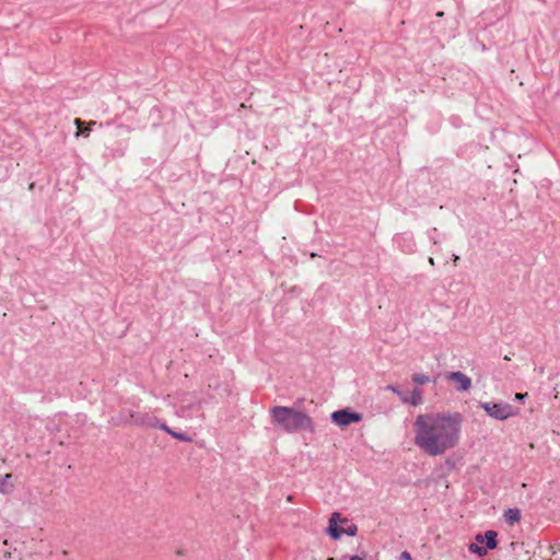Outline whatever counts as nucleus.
Listing matches in <instances>:
<instances>
[{
    "instance_id": "obj_7",
    "label": "nucleus",
    "mask_w": 560,
    "mask_h": 560,
    "mask_svg": "<svg viewBox=\"0 0 560 560\" xmlns=\"http://www.w3.org/2000/svg\"><path fill=\"white\" fill-rule=\"evenodd\" d=\"M447 377L456 384V388L459 392L467 390L471 385L470 378L462 372H452Z\"/></svg>"
},
{
    "instance_id": "obj_2",
    "label": "nucleus",
    "mask_w": 560,
    "mask_h": 560,
    "mask_svg": "<svg viewBox=\"0 0 560 560\" xmlns=\"http://www.w3.org/2000/svg\"><path fill=\"white\" fill-rule=\"evenodd\" d=\"M276 421L287 430H295L310 423L308 417L288 407H276L272 410Z\"/></svg>"
},
{
    "instance_id": "obj_5",
    "label": "nucleus",
    "mask_w": 560,
    "mask_h": 560,
    "mask_svg": "<svg viewBox=\"0 0 560 560\" xmlns=\"http://www.w3.org/2000/svg\"><path fill=\"white\" fill-rule=\"evenodd\" d=\"M331 419L339 427H347L351 422L360 421L361 416L359 413L349 412L347 410H338L331 415Z\"/></svg>"
},
{
    "instance_id": "obj_3",
    "label": "nucleus",
    "mask_w": 560,
    "mask_h": 560,
    "mask_svg": "<svg viewBox=\"0 0 560 560\" xmlns=\"http://www.w3.org/2000/svg\"><path fill=\"white\" fill-rule=\"evenodd\" d=\"M495 538L497 533L493 530H488L483 537V539L486 540V547H481L478 544H471L469 546L470 552L479 556H485L489 549L492 550L497 547Z\"/></svg>"
},
{
    "instance_id": "obj_13",
    "label": "nucleus",
    "mask_w": 560,
    "mask_h": 560,
    "mask_svg": "<svg viewBox=\"0 0 560 560\" xmlns=\"http://www.w3.org/2000/svg\"><path fill=\"white\" fill-rule=\"evenodd\" d=\"M161 429H163L165 432H167L170 435H172L173 438H175V435H177L176 432H173L170 428H167L166 425H161Z\"/></svg>"
},
{
    "instance_id": "obj_9",
    "label": "nucleus",
    "mask_w": 560,
    "mask_h": 560,
    "mask_svg": "<svg viewBox=\"0 0 560 560\" xmlns=\"http://www.w3.org/2000/svg\"><path fill=\"white\" fill-rule=\"evenodd\" d=\"M409 401L412 406H418L422 402V393L420 389L416 388L412 390Z\"/></svg>"
},
{
    "instance_id": "obj_4",
    "label": "nucleus",
    "mask_w": 560,
    "mask_h": 560,
    "mask_svg": "<svg viewBox=\"0 0 560 560\" xmlns=\"http://www.w3.org/2000/svg\"><path fill=\"white\" fill-rule=\"evenodd\" d=\"M483 408L494 419L505 420L511 416V407L508 404H485Z\"/></svg>"
},
{
    "instance_id": "obj_11",
    "label": "nucleus",
    "mask_w": 560,
    "mask_h": 560,
    "mask_svg": "<svg viewBox=\"0 0 560 560\" xmlns=\"http://www.w3.org/2000/svg\"><path fill=\"white\" fill-rule=\"evenodd\" d=\"M357 533V526L354 524H348V526L343 529V534L352 537Z\"/></svg>"
},
{
    "instance_id": "obj_17",
    "label": "nucleus",
    "mask_w": 560,
    "mask_h": 560,
    "mask_svg": "<svg viewBox=\"0 0 560 560\" xmlns=\"http://www.w3.org/2000/svg\"><path fill=\"white\" fill-rule=\"evenodd\" d=\"M350 560H364V559L361 558V557L355 556V557H352Z\"/></svg>"
},
{
    "instance_id": "obj_10",
    "label": "nucleus",
    "mask_w": 560,
    "mask_h": 560,
    "mask_svg": "<svg viewBox=\"0 0 560 560\" xmlns=\"http://www.w3.org/2000/svg\"><path fill=\"white\" fill-rule=\"evenodd\" d=\"M413 382L418 385H423L428 382H430L429 377L424 374H416L413 376Z\"/></svg>"
},
{
    "instance_id": "obj_12",
    "label": "nucleus",
    "mask_w": 560,
    "mask_h": 560,
    "mask_svg": "<svg viewBox=\"0 0 560 560\" xmlns=\"http://www.w3.org/2000/svg\"><path fill=\"white\" fill-rule=\"evenodd\" d=\"M175 439H178V440L185 441V442H189L190 441V438H188L187 435L182 434V433H177V435H175Z\"/></svg>"
},
{
    "instance_id": "obj_1",
    "label": "nucleus",
    "mask_w": 560,
    "mask_h": 560,
    "mask_svg": "<svg viewBox=\"0 0 560 560\" xmlns=\"http://www.w3.org/2000/svg\"><path fill=\"white\" fill-rule=\"evenodd\" d=\"M462 432L458 415L424 413L415 421V444L431 456H440L456 445Z\"/></svg>"
},
{
    "instance_id": "obj_14",
    "label": "nucleus",
    "mask_w": 560,
    "mask_h": 560,
    "mask_svg": "<svg viewBox=\"0 0 560 560\" xmlns=\"http://www.w3.org/2000/svg\"><path fill=\"white\" fill-rule=\"evenodd\" d=\"M400 559L401 560H412L411 556L406 551L400 555Z\"/></svg>"
},
{
    "instance_id": "obj_8",
    "label": "nucleus",
    "mask_w": 560,
    "mask_h": 560,
    "mask_svg": "<svg viewBox=\"0 0 560 560\" xmlns=\"http://www.w3.org/2000/svg\"><path fill=\"white\" fill-rule=\"evenodd\" d=\"M504 518L509 524H515L520 521V511L516 509H510L505 512Z\"/></svg>"
},
{
    "instance_id": "obj_15",
    "label": "nucleus",
    "mask_w": 560,
    "mask_h": 560,
    "mask_svg": "<svg viewBox=\"0 0 560 560\" xmlns=\"http://www.w3.org/2000/svg\"><path fill=\"white\" fill-rule=\"evenodd\" d=\"M476 540H477V542H476V544H478L479 546L485 541V539H483V537H482L481 535H478V536L476 537Z\"/></svg>"
},
{
    "instance_id": "obj_16",
    "label": "nucleus",
    "mask_w": 560,
    "mask_h": 560,
    "mask_svg": "<svg viewBox=\"0 0 560 560\" xmlns=\"http://www.w3.org/2000/svg\"><path fill=\"white\" fill-rule=\"evenodd\" d=\"M524 396H525V395H523V394H516V395H515V398H516V399H523V398H524Z\"/></svg>"
},
{
    "instance_id": "obj_6",
    "label": "nucleus",
    "mask_w": 560,
    "mask_h": 560,
    "mask_svg": "<svg viewBox=\"0 0 560 560\" xmlns=\"http://www.w3.org/2000/svg\"><path fill=\"white\" fill-rule=\"evenodd\" d=\"M347 520H340L338 513H334L329 521V527L327 528V534L332 539H339L343 535V527L341 524H347Z\"/></svg>"
}]
</instances>
